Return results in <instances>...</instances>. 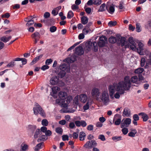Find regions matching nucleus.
I'll return each instance as SVG.
<instances>
[{
  "label": "nucleus",
  "mask_w": 151,
  "mask_h": 151,
  "mask_svg": "<svg viewBox=\"0 0 151 151\" xmlns=\"http://www.w3.org/2000/svg\"><path fill=\"white\" fill-rule=\"evenodd\" d=\"M75 53L79 55H81L83 53V49L81 46H78L76 48L75 50Z\"/></svg>",
  "instance_id": "nucleus-18"
},
{
  "label": "nucleus",
  "mask_w": 151,
  "mask_h": 151,
  "mask_svg": "<svg viewBox=\"0 0 151 151\" xmlns=\"http://www.w3.org/2000/svg\"><path fill=\"white\" fill-rule=\"evenodd\" d=\"M127 77H129V80L130 81V85L131 84V81L133 83L136 84H138L139 83V82H138V79L137 76H134L132 77L130 80L129 79V77L128 76Z\"/></svg>",
  "instance_id": "nucleus-25"
},
{
  "label": "nucleus",
  "mask_w": 151,
  "mask_h": 151,
  "mask_svg": "<svg viewBox=\"0 0 151 151\" xmlns=\"http://www.w3.org/2000/svg\"><path fill=\"white\" fill-rule=\"evenodd\" d=\"M45 133V135L47 136H50L52 134L50 130H47Z\"/></svg>",
  "instance_id": "nucleus-59"
},
{
  "label": "nucleus",
  "mask_w": 151,
  "mask_h": 151,
  "mask_svg": "<svg viewBox=\"0 0 151 151\" xmlns=\"http://www.w3.org/2000/svg\"><path fill=\"white\" fill-rule=\"evenodd\" d=\"M99 99L105 103L109 102V100L107 91H103Z\"/></svg>",
  "instance_id": "nucleus-8"
},
{
  "label": "nucleus",
  "mask_w": 151,
  "mask_h": 151,
  "mask_svg": "<svg viewBox=\"0 0 151 151\" xmlns=\"http://www.w3.org/2000/svg\"><path fill=\"white\" fill-rule=\"evenodd\" d=\"M42 55H41L38 56L36 57L31 62L32 64H34L36 62L38 61L40 58H41L42 56Z\"/></svg>",
  "instance_id": "nucleus-31"
},
{
  "label": "nucleus",
  "mask_w": 151,
  "mask_h": 151,
  "mask_svg": "<svg viewBox=\"0 0 151 151\" xmlns=\"http://www.w3.org/2000/svg\"><path fill=\"white\" fill-rule=\"evenodd\" d=\"M131 119L130 118H127L123 119L121 124V127L123 128L124 127H127L130 124Z\"/></svg>",
  "instance_id": "nucleus-9"
},
{
  "label": "nucleus",
  "mask_w": 151,
  "mask_h": 151,
  "mask_svg": "<svg viewBox=\"0 0 151 151\" xmlns=\"http://www.w3.org/2000/svg\"><path fill=\"white\" fill-rule=\"evenodd\" d=\"M133 120L132 121V123L134 125L137 126V121L139 119V117L137 114H135L133 115Z\"/></svg>",
  "instance_id": "nucleus-21"
},
{
  "label": "nucleus",
  "mask_w": 151,
  "mask_h": 151,
  "mask_svg": "<svg viewBox=\"0 0 151 151\" xmlns=\"http://www.w3.org/2000/svg\"><path fill=\"white\" fill-rule=\"evenodd\" d=\"M81 20L82 23L84 25L86 24L88 22V19L86 16H83L81 17Z\"/></svg>",
  "instance_id": "nucleus-26"
},
{
  "label": "nucleus",
  "mask_w": 151,
  "mask_h": 151,
  "mask_svg": "<svg viewBox=\"0 0 151 151\" xmlns=\"http://www.w3.org/2000/svg\"><path fill=\"white\" fill-rule=\"evenodd\" d=\"M73 57H71L70 58H68L67 59V61L68 62L70 63H72L73 62L76 60V59L75 58H73Z\"/></svg>",
  "instance_id": "nucleus-48"
},
{
  "label": "nucleus",
  "mask_w": 151,
  "mask_h": 151,
  "mask_svg": "<svg viewBox=\"0 0 151 151\" xmlns=\"http://www.w3.org/2000/svg\"><path fill=\"white\" fill-rule=\"evenodd\" d=\"M58 98L56 100V103L57 104H63L67 98V93L65 92L60 91L58 94Z\"/></svg>",
  "instance_id": "nucleus-4"
},
{
  "label": "nucleus",
  "mask_w": 151,
  "mask_h": 151,
  "mask_svg": "<svg viewBox=\"0 0 151 151\" xmlns=\"http://www.w3.org/2000/svg\"><path fill=\"white\" fill-rule=\"evenodd\" d=\"M59 81V80L58 77L56 76H53L50 79V83L52 85H57Z\"/></svg>",
  "instance_id": "nucleus-15"
},
{
  "label": "nucleus",
  "mask_w": 151,
  "mask_h": 151,
  "mask_svg": "<svg viewBox=\"0 0 151 151\" xmlns=\"http://www.w3.org/2000/svg\"><path fill=\"white\" fill-rule=\"evenodd\" d=\"M86 136L85 133L83 132H80L79 135V139L81 141L84 140L85 137Z\"/></svg>",
  "instance_id": "nucleus-28"
},
{
  "label": "nucleus",
  "mask_w": 151,
  "mask_h": 151,
  "mask_svg": "<svg viewBox=\"0 0 151 151\" xmlns=\"http://www.w3.org/2000/svg\"><path fill=\"white\" fill-rule=\"evenodd\" d=\"M99 40L104 43H105L106 42V38L105 36H102L100 37H99Z\"/></svg>",
  "instance_id": "nucleus-47"
},
{
  "label": "nucleus",
  "mask_w": 151,
  "mask_h": 151,
  "mask_svg": "<svg viewBox=\"0 0 151 151\" xmlns=\"http://www.w3.org/2000/svg\"><path fill=\"white\" fill-rule=\"evenodd\" d=\"M101 3V0H93V4L96 5H99Z\"/></svg>",
  "instance_id": "nucleus-43"
},
{
  "label": "nucleus",
  "mask_w": 151,
  "mask_h": 151,
  "mask_svg": "<svg viewBox=\"0 0 151 151\" xmlns=\"http://www.w3.org/2000/svg\"><path fill=\"white\" fill-rule=\"evenodd\" d=\"M66 121L65 120H62L59 122V123L62 125H64L66 123Z\"/></svg>",
  "instance_id": "nucleus-64"
},
{
  "label": "nucleus",
  "mask_w": 151,
  "mask_h": 151,
  "mask_svg": "<svg viewBox=\"0 0 151 151\" xmlns=\"http://www.w3.org/2000/svg\"><path fill=\"white\" fill-rule=\"evenodd\" d=\"M40 35L39 33L37 32H35L31 35V37L33 39L35 44H36L40 38Z\"/></svg>",
  "instance_id": "nucleus-14"
},
{
  "label": "nucleus",
  "mask_w": 151,
  "mask_h": 151,
  "mask_svg": "<svg viewBox=\"0 0 151 151\" xmlns=\"http://www.w3.org/2000/svg\"><path fill=\"white\" fill-rule=\"evenodd\" d=\"M109 41L111 43H114L116 42V39L115 37L111 36L109 38Z\"/></svg>",
  "instance_id": "nucleus-33"
},
{
  "label": "nucleus",
  "mask_w": 151,
  "mask_h": 151,
  "mask_svg": "<svg viewBox=\"0 0 151 151\" xmlns=\"http://www.w3.org/2000/svg\"><path fill=\"white\" fill-rule=\"evenodd\" d=\"M61 107L62 108L60 110V112L62 113H73L75 109L73 108L76 109V106L75 104H60Z\"/></svg>",
  "instance_id": "nucleus-3"
},
{
  "label": "nucleus",
  "mask_w": 151,
  "mask_h": 151,
  "mask_svg": "<svg viewBox=\"0 0 151 151\" xmlns=\"http://www.w3.org/2000/svg\"><path fill=\"white\" fill-rule=\"evenodd\" d=\"M62 139L63 141L68 140H69L68 137L67 135H64L62 136Z\"/></svg>",
  "instance_id": "nucleus-51"
},
{
  "label": "nucleus",
  "mask_w": 151,
  "mask_h": 151,
  "mask_svg": "<svg viewBox=\"0 0 151 151\" xmlns=\"http://www.w3.org/2000/svg\"><path fill=\"white\" fill-rule=\"evenodd\" d=\"M47 128L45 126H43L41 128V131L44 133H45L47 130Z\"/></svg>",
  "instance_id": "nucleus-63"
},
{
  "label": "nucleus",
  "mask_w": 151,
  "mask_h": 151,
  "mask_svg": "<svg viewBox=\"0 0 151 151\" xmlns=\"http://www.w3.org/2000/svg\"><path fill=\"white\" fill-rule=\"evenodd\" d=\"M52 92L50 93L51 95L54 98H56L58 92L60 90L59 87L57 86H53L52 88Z\"/></svg>",
  "instance_id": "nucleus-13"
},
{
  "label": "nucleus",
  "mask_w": 151,
  "mask_h": 151,
  "mask_svg": "<svg viewBox=\"0 0 151 151\" xmlns=\"http://www.w3.org/2000/svg\"><path fill=\"white\" fill-rule=\"evenodd\" d=\"M120 44L122 46H124L125 48H129L133 51H135L137 49L136 41H135L132 37H129L128 42L126 41L124 37H121L120 39Z\"/></svg>",
  "instance_id": "nucleus-2"
},
{
  "label": "nucleus",
  "mask_w": 151,
  "mask_h": 151,
  "mask_svg": "<svg viewBox=\"0 0 151 151\" xmlns=\"http://www.w3.org/2000/svg\"><path fill=\"white\" fill-rule=\"evenodd\" d=\"M122 131L123 134L124 135L126 134L128 132V129L126 128L123 127Z\"/></svg>",
  "instance_id": "nucleus-44"
},
{
  "label": "nucleus",
  "mask_w": 151,
  "mask_h": 151,
  "mask_svg": "<svg viewBox=\"0 0 151 151\" xmlns=\"http://www.w3.org/2000/svg\"><path fill=\"white\" fill-rule=\"evenodd\" d=\"M61 9V7L59 6L57 7L54 9L52 11V13L54 16L57 15L58 13L59 10Z\"/></svg>",
  "instance_id": "nucleus-27"
},
{
  "label": "nucleus",
  "mask_w": 151,
  "mask_h": 151,
  "mask_svg": "<svg viewBox=\"0 0 151 151\" xmlns=\"http://www.w3.org/2000/svg\"><path fill=\"white\" fill-rule=\"evenodd\" d=\"M75 124L78 127L81 126L83 127H84L87 125V124L86 122L84 120H82L81 121H76L75 122Z\"/></svg>",
  "instance_id": "nucleus-16"
},
{
  "label": "nucleus",
  "mask_w": 151,
  "mask_h": 151,
  "mask_svg": "<svg viewBox=\"0 0 151 151\" xmlns=\"http://www.w3.org/2000/svg\"><path fill=\"white\" fill-rule=\"evenodd\" d=\"M130 88L129 77H125L124 81H121L118 84L114 83L109 86V95L112 98L114 96L116 99H119L121 95L124 94L125 91L129 90Z\"/></svg>",
  "instance_id": "nucleus-1"
},
{
  "label": "nucleus",
  "mask_w": 151,
  "mask_h": 151,
  "mask_svg": "<svg viewBox=\"0 0 151 151\" xmlns=\"http://www.w3.org/2000/svg\"><path fill=\"white\" fill-rule=\"evenodd\" d=\"M43 144V142L40 143L37 145L35 149V151H39V150L41 148V146Z\"/></svg>",
  "instance_id": "nucleus-35"
},
{
  "label": "nucleus",
  "mask_w": 151,
  "mask_h": 151,
  "mask_svg": "<svg viewBox=\"0 0 151 151\" xmlns=\"http://www.w3.org/2000/svg\"><path fill=\"white\" fill-rule=\"evenodd\" d=\"M122 116L119 114H115L113 119V122L115 121L114 124L116 125H119L121 124Z\"/></svg>",
  "instance_id": "nucleus-12"
},
{
  "label": "nucleus",
  "mask_w": 151,
  "mask_h": 151,
  "mask_svg": "<svg viewBox=\"0 0 151 151\" xmlns=\"http://www.w3.org/2000/svg\"><path fill=\"white\" fill-rule=\"evenodd\" d=\"M91 94L93 97L99 100L100 92L98 89L96 88H93L91 91Z\"/></svg>",
  "instance_id": "nucleus-11"
},
{
  "label": "nucleus",
  "mask_w": 151,
  "mask_h": 151,
  "mask_svg": "<svg viewBox=\"0 0 151 151\" xmlns=\"http://www.w3.org/2000/svg\"><path fill=\"white\" fill-rule=\"evenodd\" d=\"M55 132L58 134H62L63 132V129L61 127H57L55 129Z\"/></svg>",
  "instance_id": "nucleus-36"
},
{
  "label": "nucleus",
  "mask_w": 151,
  "mask_h": 151,
  "mask_svg": "<svg viewBox=\"0 0 151 151\" xmlns=\"http://www.w3.org/2000/svg\"><path fill=\"white\" fill-rule=\"evenodd\" d=\"M138 47L137 48L136 50L137 52L140 55H143L146 54V52H148L147 49H144V44L141 41H140L138 42Z\"/></svg>",
  "instance_id": "nucleus-6"
},
{
  "label": "nucleus",
  "mask_w": 151,
  "mask_h": 151,
  "mask_svg": "<svg viewBox=\"0 0 151 151\" xmlns=\"http://www.w3.org/2000/svg\"><path fill=\"white\" fill-rule=\"evenodd\" d=\"M144 70L143 68H140L136 69L134 71V73L136 74H140L142 73Z\"/></svg>",
  "instance_id": "nucleus-34"
},
{
  "label": "nucleus",
  "mask_w": 151,
  "mask_h": 151,
  "mask_svg": "<svg viewBox=\"0 0 151 151\" xmlns=\"http://www.w3.org/2000/svg\"><path fill=\"white\" fill-rule=\"evenodd\" d=\"M34 113L35 115H37L39 113L43 117L45 116V114L41 106L39 105H36L33 108Z\"/></svg>",
  "instance_id": "nucleus-7"
},
{
  "label": "nucleus",
  "mask_w": 151,
  "mask_h": 151,
  "mask_svg": "<svg viewBox=\"0 0 151 151\" xmlns=\"http://www.w3.org/2000/svg\"><path fill=\"white\" fill-rule=\"evenodd\" d=\"M14 65V62H12L7 64L6 66L8 67H12Z\"/></svg>",
  "instance_id": "nucleus-57"
},
{
  "label": "nucleus",
  "mask_w": 151,
  "mask_h": 151,
  "mask_svg": "<svg viewBox=\"0 0 151 151\" xmlns=\"http://www.w3.org/2000/svg\"><path fill=\"white\" fill-rule=\"evenodd\" d=\"M136 31L138 32H140L142 31L141 26L140 25V24L139 23H136Z\"/></svg>",
  "instance_id": "nucleus-32"
},
{
  "label": "nucleus",
  "mask_w": 151,
  "mask_h": 151,
  "mask_svg": "<svg viewBox=\"0 0 151 151\" xmlns=\"http://www.w3.org/2000/svg\"><path fill=\"white\" fill-rule=\"evenodd\" d=\"M79 100L81 102L84 103L87 100V96L85 94H82L79 96Z\"/></svg>",
  "instance_id": "nucleus-19"
},
{
  "label": "nucleus",
  "mask_w": 151,
  "mask_h": 151,
  "mask_svg": "<svg viewBox=\"0 0 151 151\" xmlns=\"http://www.w3.org/2000/svg\"><path fill=\"white\" fill-rule=\"evenodd\" d=\"M122 137L121 136H116V137H112V139L114 140H121Z\"/></svg>",
  "instance_id": "nucleus-61"
},
{
  "label": "nucleus",
  "mask_w": 151,
  "mask_h": 151,
  "mask_svg": "<svg viewBox=\"0 0 151 151\" xmlns=\"http://www.w3.org/2000/svg\"><path fill=\"white\" fill-rule=\"evenodd\" d=\"M47 138V137L44 135H42L41 137H40L38 139L37 141L38 142H40L42 141H44L46 140Z\"/></svg>",
  "instance_id": "nucleus-37"
},
{
  "label": "nucleus",
  "mask_w": 151,
  "mask_h": 151,
  "mask_svg": "<svg viewBox=\"0 0 151 151\" xmlns=\"http://www.w3.org/2000/svg\"><path fill=\"white\" fill-rule=\"evenodd\" d=\"M106 7L105 4H103L100 6L98 11V12H102L105 10Z\"/></svg>",
  "instance_id": "nucleus-30"
},
{
  "label": "nucleus",
  "mask_w": 151,
  "mask_h": 151,
  "mask_svg": "<svg viewBox=\"0 0 151 151\" xmlns=\"http://www.w3.org/2000/svg\"><path fill=\"white\" fill-rule=\"evenodd\" d=\"M48 124V122L46 119H43L42 121V124L44 126H47Z\"/></svg>",
  "instance_id": "nucleus-41"
},
{
  "label": "nucleus",
  "mask_w": 151,
  "mask_h": 151,
  "mask_svg": "<svg viewBox=\"0 0 151 151\" xmlns=\"http://www.w3.org/2000/svg\"><path fill=\"white\" fill-rule=\"evenodd\" d=\"M116 24L117 22L116 21H111L109 22L108 25L109 26L111 27L116 25Z\"/></svg>",
  "instance_id": "nucleus-38"
},
{
  "label": "nucleus",
  "mask_w": 151,
  "mask_h": 151,
  "mask_svg": "<svg viewBox=\"0 0 151 151\" xmlns=\"http://www.w3.org/2000/svg\"><path fill=\"white\" fill-rule=\"evenodd\" d=\"M60 71L58 75L61 78L64 76L66 72H69L70 70L69 66H67L65 64H61L59 67Z\"/></svg>",
  "instance_id": "nucleus-5"
},
{
  "label": "nucleus",
  "mask_w": 151,
  "mask_h": 151,
  "mask_svg": "<svg viewBox=\"0 0 151 151\" xmlns=\"http://www.w3.org/2000/svg\"><path fill=\"white\" fill-rule=\"evenodd\" d=\"M87 26H86V27ZM93 31V29H91L90 28H84L82 30V32L84 35H87L88 33H92Z\"/></svg>",
  "instance_id": "nucleus-24"
},
{
  "label": "nucleus",
  "mask_w": 151,
  "mask_h": 151,
  "mask_svg": "<svg viewBox=\"0 0 151 151\" xmlns=\"http://www.w3.org/2000/svg\"><path fill=\"white\" fill-rule=\"evenodd\" d=\"M87 130L89 131H91L93 129V126L92 125H88L87 127Z\"/></svg>",
  "instance_id": "nucleus-58"
},
{
  "label": "nucleus",
  "mask_w": 151,
  "mask_h": 151,
  "mask_svg": "<svg viewBox=\"0 0 151 151\" xmlns=\"http://www.w3.org/2000/svg\"><path fill=\"white\" fill-rule=\"evenodd\" d=\"M146 62L145 59L144 58H141V65L142 67L144 66Z\"/></svg>",
  "instance_id": "nucleus-45"
},
{
  "label": "nucleus",
  "mask_w": 151,
  "mask_h": 151,
  "mask_svg": "<svg viewBox=\"0 0 151 151\" xmlns=\"http://www.w3.org/2000/svg\"><path fill=\"white\" fill-rule=\"evenodd\" d=\"M57 30V28L55 26H52L50 28V31L51 32H55Z\"/></svg>",
  "instance_id": "nucleus-46"
},
{
  "label": "nucleus",
  "mask_w": 151,
  "mask_h": 151,
  "mask_svg": "<svg viewBox=\"0 0 151 151\" xmlns=\"http://www.w3.org/2000/svg\"><path fill=\"white\" fill-rule=\"evenodd\" d=\"M49 68V67L47 65H45L42 66L41 69L43 70H45Z\"/></svg>",
  "instance_id": "nucleus-55"
},
{
  "label": "nucleus",
  "mask_w": 151,
  "mask_h": 151,
  "mask_svg": "<svg viewBox=\"0 0 151 151\" xmlns=\"http://www.w3.org/2000/svg\"><path fill=\"white\" fill-rule=\"evenodd\" d=\"M98 138L99 139H100L101 140L103 141H104L106 139L104 135L103 134L99 135Z\"/></svg>",
  "instance_id": "nucleus-50"
},
{
  "label": "nucleus",
  "mask_w": 151,
  "mask_h": 151,
  "mask_svg": "<svg viewBox=\"0 0 151 151\" xmlns=\"http://www.w3.org/2000/svg\"><path fill=\"white\" fill-rule=\"evenodd\" d=\"M11 38L12 37L11 36H9L8 37L4 36L1 37L0 40L4 42H6L11 39Z\"/></svg>",
  "instance_id": "nucleus-29"
},
{
  "label": "nucleus",
  "mask_w": 151,
  "mask_h": 151,
  "mask_svg": "<svg viewBox=\"0 0 151 151\" xmlns=\"http://www.w3.org/2000/svg\"><path fill=\"white\" fill-rule=\"evenodd\" d=\"M34 24V22L33 20H29L28 21V22L26 24V26L27 27H29Z\"/></svg>",
  "instance_id": "nucleus-40"
},
{
  "label": "nucleus",
  "mask_w": 151,
  "mask_h": 151,
  "mask_svg": "<svg viewBox=\"0 0 151 151\" xmlns=\"http://www.w3.org/2000/svg\"><path fill=\"white\" fill-rule=\"evenodd\" d=\"M86 12L88 14H90L91 12V9L90 8H84Z\"/></svg>",
  "instance_id": "nucleus-54"
},
{
  "label": "nucleus",
  "mask_w": 151,
  "mask_h": 151,
  "mask_svg": "<svg viewBox=\"0 0 151 151\" xmlns=\"http://www.w3.org/2000/svg\"><path fill=\"white\" fill-rule=\"evenodd\" d=\"M130 114V111L129 109L125 108L124 109L122 115L123 116H129Z\"/></svg>",
  "instance_id": "nucleus-22"
},
{
  "label": "nucleus",
  "mask_w": 151,
  "mask_h": 151,
  "mask_svg": "<svg viewBox=\"0 0 151 151\" xmlns=\"http://www.w3.org/2000/svg\"><path fill=\"white\" fill-rule=\"evenodd\" d=\"M41 133V132L40 131V130L39 129H37L34 135V138H37L40 133Z\"/></svg>",
  "instance_id": "nucleus-39"
},
{
  "label": "nucleus",
  "mask_w": 151,
  "mask_h": 151,
  "mask_svg": "<svg viewBox=\"0 0 151 151\" xmlns=\"http://www.w3.org/2000/svg\"><path fill=\"white\" fill-rule=\"evenodd\" d=\"M135 29V27L133 26L132 24H129V30L132 31H134Z\"/></svg>",
  "instance_id": "nucleus-53"
},
{
  "label": "nucleus",
  "mask_w": 151,
  "mask_h": 151,
  "mask_svg": "<svg viewBox=\"0 0 151 151\" xmlns=\"http://www.w3.org/2000/svg\"><path fill=\"white\" fill-rule=\"evenodd\" d=\"M74 15L72 11H69L68 14L67 18L70 19Z\"/></svg>",
  "instance_id": "nucleus-42"
},
{
  "label": "nucleus",
  "mask_w": 151,
  "mask_h": 151,
  "mask_svg": "<svg viewBox=\"0 0 151 151\" xmlns=\"http://www.w3.org/2000/svg\"><path fill=\"white\" fill-rule=\"evenodd\" d=\"M50 14L48 12H45L44 14V17L45 18H47L50 17Z\"/></svg>",
  "instance_id": "nucleus-60"
},
{
  "label": "nucleus",
  "mask_w": 151,
  "mask_h": 151,
  "mask_svg": "<svg viewBox=\"0 0 151 151\" xmlns=\"http://www.w3.org/2000/svg\"><path fill=\"white\" fill-rule=\"evenodd\" d=\"M52 62V60L51 59H48L46 60L45 61V64L47 65H49Z\"/></svg>",
  "instance_id": "nucleus-49"
},
{
  "label": "nucleus",
  "mask_w": 151,
  "mask_h": 151,
  "mask_svg": "<svg viewBox=\"0 0 151 151\" xmlns=\"http://www.w3.org/2000/svg\"><path fill=\"white\" fill-rule=\"evenodd\" d=\"M139 116H141L142 118L143 119V121L146 122L149 119L148 116L145 113L143 112L140 113L139 114Z\"/></svg>",
  "instance_id": "nucleus-20"
},
{
  "label": "nucleus",
  "mask_w": 151,
  "mask_h": 151,
  "mask_svg": "<svg viewBox=\"0 0 151 151\" xmlns=\"http://www.w3.org/2000/svg\"><path fill=\"white\" fill-rule=\"evenodd\" d=\"M69 127L71 129L74 128L75 127V124L73 122H70L69 124Z\"/></svg>",
  "instance_id": "nucleus-62"
},
{
  "label": "nucleus",
  "mask_w": 151,
  "mask_h": 151,
  "mask_svg": "<svg viewBox=\"0 0 151 151\" xmlns=\"http://www.w3.org/2000/svg\"><path fill=\"white\" fill-rule=\"evenodd\" d=\"M85 37L84 34L83 33L80 34L78 36V39L79 40H82Z\"/></svg>",
  "instance_id": "nucleus-52"
},
{
  "label": "nucleus",
  "mask_w": 151,
  "mask_h": 151,
  "mask_svg": "<svg viewBox=\"0 0 151 151\" xmlns=\"http://www.w3.org/2000/svg\"><path fill=\"white\" fill-rule=\"evenodd\" d=\"M97 145V143L94 140H91V141H88L84 145V147L87 149H91L93 147H95Z\"/></svg>",
  "instance_id": "nucleus-10"
},
{
  "label": "nucleus",
  "mask_w": 151,
  "mask_h": 151,
  "mask_svg": "<svg viewBox=\"0 0 151 151\" xmlns=\"http://www.w3.org/2000/svg\"><path fill=\"white\" fill-rule=\"evenodd\" d=\"M98 44L99 47H102L104 46L105 43L99 40Z\"/></svg>",
  "instance_id": "nucleus-56"
},
{
  "label": "nucleus",
  "mask_w": 151,
  "mask_h": 151,
  "mask_svg": "<svg viewBox=\"0 0 151 151\" xmlns=\"http://www.w3.org/2000/svg\"><path fill=\"white\" fill-rule=\"evenodd\" d=\"M106 9L108 12L111 14H113L115 11L114 6L113 5L107 7Z\"/></svg>",
  "instance_id": "nucleus-23"
},
{
  "label": "nucleus",
  "mask_w": 151,
  "mask_h": 151,
  "mask_svg": "<svg viewBox=\"0 0 151 151\" xmlns=\"http://www.w3.org/2000/svg\"><path fill=\"white\" fill-rule=\"evenodd\" d=\"M29 149V146L24 142H23L20 146V151H27Z\"/></svg>",
  "instance_id": "nucleus-17"
}]
</instances>
